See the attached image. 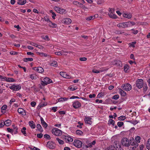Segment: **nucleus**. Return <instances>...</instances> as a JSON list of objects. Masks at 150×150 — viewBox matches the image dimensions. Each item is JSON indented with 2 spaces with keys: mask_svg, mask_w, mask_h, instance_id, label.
<instances>
[{
  "mask_svg": "<svg viewBox=\"0 0 150 150\" xmlns=\"http://www.w3.org/2000/svg\"><path fill=\"white\" fill-rule=\"evenodd\" d=\"M52 133L56 136H60L62 135V131L57 128H54L52 130Z\"/></svg>",
  "mask_w": 150,
  "mask_h": 150,
  "instance_id": "1",
  "label": "nucleus"
},
{
  "mask_svg": "<svg viewBox=\"0 0 150 150\" xmlns=\"http://www.w3.org/2000/svg\"><path fill=\"white\" fill-rule=\"evenodd\" d=\"M52 83V81L51 79L49 78L46 77L43 79V81H41V83L42 85L45 86Z\"/></svg>",
  "mask_w": 150,
  "mask_h": 150,
  "instance_id": "2",
  "label": "nucleus"
},
{
  "mask_svg": "<svg viewBox=\"0 0 150 150\" xmlns=\"http://www.w3.org/2000/svg\"><path fill=\"white\" fill-rule=\"evenodd\" d=\"M143 80L142 79H137L136 81V86L139 89H140L143 87Z\"/></svg>",
  "mask_w": 150,
  "mask_h": 150,
  "instance_id": "3",
  "label": "nucleus"
},
{
  "mask_svg": "<svg viewBox=\"0 0 150 150\" xmlns=\"http://www.w3.org/2000/svg\"><path fill=\"white\" fill-rule=\"evenodd\" d=\"M121 143L123 146H125L128 147L129 146V139L126 137H124L122 139Z\"/></svg>",
  "mask_w": 150,
  "mask_h": 150,
  "instance_id": "4",
  "label": "nucleus"
},
{
  "mask_svg": "<svg viewBox=\"0 0 150 150\" xmlns=\"http://www.w3.org/2000/svg\"><path fill=\"white\" fill-rule=\"evenodd\" d=\"M56 144L52 141H49L47 142L46 146L50 149H53L56 147Z\"/></svg>",
  "mask_w": 150,
  "mask_h": 150,
  "instance_id": "5",
  "label": "nucleus"
},
{
  "mask_svg": "<svg viewBox=\"0 0 150 150\" xmlns=\"http://www.w3.org/2000/svg\"><path fill=\"white\" fill-rule=\"evenodd\" d=\"M73 144L76 147L78 148H80L82 146V143L81 141L75 139L73 142Z\"/></svg>",
  "mask_w": 150,
  "mask_h": 150,
  "instance_id": "6",
  "label": "nucleus"
},
{
  "mask_svg": "<svg viewBox=\"0 0 150 150\" xmlns=\"http://www.w3.org/2000/svg\"><path fill=\"white\" fill-rule=\"evenodd\" d=\"M121 87L123 90L129 91L131 89L132 87L131 85L129 83H126L122 86Z\"/></svg>",
  "mask_w": 150,
  "mask_h": 150,
  "instance_id": "7",
  "label": "nucleus"
},
{
  "mask_svg": "<svg viewBox=\"0 0 150 150\" xmlns=\"http://www.w3.org/2000/svg\"><path fill=\"white\" fill-rule=\"evenodd\" d=\"M54 9L58 13L60 14H65L66 13V10L65 9H62L57 7H55Z\"/></svg>",
  "mask_w": 150,
  "mask_h": 150,
  "instance_id": "8",
  "label": "nucleus"
},
{
  "mask_svg": "<svg viewBox=\"0 0 150 150\" xmlns=\"http://www.w3.org/2000/svg\"><path fill=\"white\" fill-rule=\"evenodd\" d=\"M128 23V21L126 22L120 23L117 25V26L118 27H121L123 28L129 27V25Z\"/></svg>",
  "mask_w": 150,
  "mask_h": 150,
  "instance_id": "9",
  "label": "nucleus"
},
{
  "mask_svg": "<svg viewBox=\"0 0 150 150\" xmlns=\"http://www.w3.org/2000/svg\"><path fill=\"white\" fill-rule=\"evenodd\" d=\"M9 88L12 90L17 91L20 89L21 88V87L20 85H15V84H14L10 86Z\"/></svg>",
  "mask_w": 150,
  "mask_h": 150,
  "instance_id": "10",
  "label": "nucleus"
},
{
  "mask_svg": "<svg viewBox=\"0 0 150 150\" xmlns=\"http://www.w3.org/2000/svg\"><path fill=\"white\" fill-rule=\"evenodd\" d=\"M129 144L132 146H138L139 144L133 138H131L129 141Z\"/></svg>",
  "mask_w": 150,
  "mask_h": 150,
  "instance_id": "11",
  "label": "nucleus"
},
{
  "mask_svg": "<svg viewBox=\"0 0 150 150\" xmlns=\"http://www.w3.org/2000/svg\"><path fill=\"white\" fill-rule=\"evenodd\" d=\"M72 106L75 109H77L81 106V104L78 101H74L73 103Z\"/></svg>",
  "mask_w": 150,
  "mask_h": 150,
  "instance_id": "12",
  "label": "nucleus"
},
{
  "mask_svg": "<svg viewBox=\"0 0 150 150\" xmlns=\"http://www.w3.org/2000/svg\"><path fill=\"white\" fill-rule=\"evenodd\" d=\"M60 74L63 77L67 79H70L71 78V76L67 74V73L64 72H60Z\"/></svg>",
  "mask_w": 150,
  "mask_h": 150,
  "instance_id": "13",
  "label": "nucleus"
},
{
  "mask_svg": "<svg viewBox=\"0 0 150 150\" xmlns=\"http://www.w3.org/2000/svg\"><path fill=\"white\" fill-rule=\"evenodd\" d=\"M64 139L66 141L69 142H72L73 140V139L68 135L64 136Z\"/></svg>",
  "mask_w": 150,
  "mask_h": 150,
  "instance_id": "14",
  "label": "nucleus"
},
{
  "mask_svg": "<svg viewBox=\"0 0 150 150\" xmlns=\"http://www.w3.org/2000/svg\"><path fill=\"white\" fill-rule=\"evenodd\" d=\"M18 112L21 114L22 115H25L26 114V113L25 111L23 109L20 108H19L18 110Z\"/></svg>",
  "mask_w": 150,
  "mask_h": 150,
  "instance_id": "15",
  "label": "nucleus"
},
{
  "mask_svg": "<svg viewBox=\"0 0 150 150\" xmlns=\"http://www.w3.org/2000/svg\"><path fill=\"white\" fill-rule=\"evenodd\" d=\"M40 120L41 123L43 127L44 128H46L47 126V123L44 121L42 117H40Z\"/></svg>",
  "mask_w": 150,
  "mask_h": 150,
  "instance_id": "16",
  "label": "nucleus"
},
{
  "mask_svg": "<svg viewBox=\"0 0 150 150\" xmlns=\"http://www.w3.org/2000/svg\"><path fill=\"white\" fill-rule=\"evenodd\" d=\"M118 142L115 141L114 143L115 145V149L116 150H124L122 148L121 146L119 144H117Z\"/></svg>",
  "mask_w": 150,
  "mask_h": 150,
  "instance_id": "17",
  "label": "nucleus"
},
{
  "mask_svg": "<svg viewBox=\"0 0 150 150\" xmlns=\"http://www.w3.org/2000/svg\"><path fill=\"white\" fill-rule=\"evenodd\" d=\"M91 118L90 117H86L85 118V121L86 123L89 124V125H91L92 124V122L91 121Z\"/></svg>",
  "mask_w": 150,
  "mask_h": 150,
  "instance_id": "18",
  "label": "nucleus"
},
{
  "mask_svg": "<svg viewBox=\"0 0 150 150\" xmlns=\"http://www.w3.org/2000/svg\"><path fill=\"white\" fill-rule=\"evenodd\" d=\"M122 16L128 19L131 18L132 17V14L130 13H124Z\"/></svg>",
  "mask_w": 150,
  "mask_h": 150,
  "instance_id": "19",
  "label": "nucleus"
},
{
  "mask_svg": "<svg viewBox=\"0 0 150 150\" xmlns=\"http://www.w3.org/2000/svg\"><path fill=\"white\" fill-rule=\"evenodd\" d=\"M29 124L31 128L34 129L35 127V125L34 124L33 122V121L29 122Z\"/></svg>",
  "mask_w": 150,
  "mask_h": 150,
  "instance_id": "20",
  "label": "nucleus"
},
{
  "mask_svg": "<svg viewBox=\"0 0 150 150\" xmlns=\"http://www.w3.org/2000/svg\"><path fill=\"white\" fill-rule=\"evenodd\" d=\"M71 20L69 18H66L64 19V23L66 24H69L71 23Z\"/></svg>",
  "mask_w": 150,
  "mask_h": 150,
  "instance_id": "21",
  "label": "nucleus"
},
{
  "mask_svg": "<svg viewBox=\"0 0 150 150\" xmlns=\"http://www.w3.org/2000/svg\"><path fill=\"white\" fill-rule=\"evenodd\" d=\"M44 69L42 67H37L36 71L39 73H42L44 72Z\"/></svg>",
  "mask_w": 150,
  "mask_h": 150,
  "instance_id": "22",
  "label": "nucleus"
},
{
  "mask_svg": "<svg viewBox=\"0 0 150 150\" xmlns=\"http://www.w3.org/2000/svg\"><path fill=\"white\" fill-rule=\"evenodd\" d=\"M50 65L56 67L58 66L57 62L55 61H53L50 62Z\"/></svg>",
  "mask_w": 150,
  "mask_h": 150,
  "instance_id": "23",
  "label": "nucleus"
},
{
  "mask_svg": "<svg viewBox=\"0 0 150 150\" xmlns=\"http://www.w3.org/2000/svg\"><path fill=\"white\" fill-rule=\"evenodd\" d=\"M26 2V0H20L17 2L18 4L23 5L25 4Z\"/></svg>",
  "mask_w": 150,
  "mask_h": 150,
  "instance_id": "24",
  "label": "nucleus"
},
{
  "mask_svg": "<svg viewBox=\"0 0 150 150\" xmlns=\"http://www.w3.org/2000/svg\"><path fill=\"white\" fill-rule=\"evenodd\" d=\"M119 92L120 94L122 96H125L126 95V92L121 88L119 89Z\"/></svg>",
  "mask_w": 150,
  "mask_h": 150,
  "instance_id": "25",
  "label": "nucleus"
},
{
  "mask_svg": "<svg viewBox=\"0 0 150 150\" xmlns=\"http://www.w3.org/2000/svg\"><path fill=\"white\" fill-rule=\"evenodd\" d=\"M50 23L49 24V26L54 28H56L57 26V25L54 23H53L51 22L50 21L49 22Z\"/></svg>",
  "mask_w": 150,
  "mask_h": 150,
  "instance_id": "26",
  "label": "nucleus"
},
{
  "mask_svg": "<svg viewBox=\"0 0 150 150\" xmlns=\"http://www.w3.org/2000/svg\"><path fill=\"white\" fill-rule=\"evenodd\" d=\"M12 127L13 128V131H14V134H16L18 133V127L15 125H12Z\"/></svg>",
  "mask_w": 150,
  "mask_h": 150,
  "instance_id": "27",
  "label": "nucleus"
},
{
  "mask_svg": "<svg viewBox=\"0 0 150 150\" xmlns=\"http://www.w3.org/2000/svg\"><path fill=\"white\" fill-rule=\"evenodd\" d=\"M36 127L39 131L41 132H43V130L42 129V127L40 124H37L36 126Z\"/></svg>",
  "mask_w": 150,
  "mask_h": 150,
  "instance_id": "28",
  "label": "nucleus"
},
{
  "mask_svg": "<svg viewBox=\"0 0 150 150\" xmlns=\"http://www.w3.org/2000/svg\"><path fill=\"white\" fill-rule=\"evenodd\" d=\"M146 148L149 150H150V139H149L146 142Z\"/></svg>",
  "mask_w": 150,
  "mask_h": 150,
  "instance_id": "29",
  "label": "nucleus"
},
{
  "mask_svg": "<svg viewBox=\"0 0 150 150\" xmlns=\"http://www.w3.org/2000/svg\"><path fill=\"white\" fill-rule=\"evenodd\" d=\"M4 122H5V125L6 126H9L11 124V121L10 120H8Z\"/></svg>",
  "mask_w": 150,
  "mask_h": 150,
  "instance_id": "30",
  "label": "nucleus"
},
{
  "mask_svg": "<svg viewBox=\"0 0 150 150\" xmlns=\"http://www.w3.org/2000/svg\"><path fill=\"white\" fill-rule=\"evenodd\" d=\"M109 16V17L112 18H116L117 17V16L116 15L113 14L112 13H110V14H108Z\"/></svg>",
  "mask_w": 150,
  "mask_h": 150,
  "instance_id": "31",
  "label": "nucleus"
},
{
  "mask_svg": "<svg viewBox=\"0 0 150 150\" xmlns=\"http://www.w3.org/2000/svg\"><path fill=\"white\" fill-rule=\"evenodd\" d=\"M76 134L79 135H82L83 134V132L80 130H77L76 131Z\"/></svg>",
  "mask_w": 150,
  "mask_h": 150,
  "instance_id": "32",
  "label": "nucleus"
},
{
  "mask_svg": "<svg viewBox=\"0 0 150 150\" xmlns=\"http://www.w3.org/2000/svg\"><path fill=\"white\" fill-rule=\"evenodd\" d=\"M33 60V59L32 58H24L23 59V61L25 62L28 61H31Z\"/></svg>",
  "mask_w": 150,
  "mask_h": 150,
  "instance_id": "33",
  "label": "nucleus"
},
{
  "mask_svg": "<svg viewBox=\"0 0 150 150\" xmlns=\"http://www.w3.org/2000/svg\"><path fill=\"white\" fill-rule=\"evenodd\" d=\"M26 130V128L25 127H24L22 128V129L21 130V132L25 136H26V133L25 130Z\"/></svg>",
  "mask_w": 150,
  "mask_h": 150,
  "instance_id": "34",
  "label": "nucleus"
},
{
  "mask_svg": "<svg viewBox=\"0 0 150 150\" xmlns=\"http://www.w3.org/2000/svg\"><path fill=\"white\" fill-rule=\"evenodd\" d=\"M96 18V15L91 16L86 18V20L87 21H90Z\"/></svg>",
  "mask_w": 150,
  "mask_h": 150,
  "instance_id": "35",
  "label": "nucleus"
},
{
  "mask_svg": "<svg viewBox=\"0 0 150 150\" xmlns=\"http://www.w3.org/2000/svg\"><path fill=\"white\" fill-rule=\"evenodd\" d=\"M129 66L128 64H125L124 67V71L125 72H127L128 70L129 69Z\"/></svg>",
  "mask_w": 150,
  "mask_h": 150,
  "instance_id": "36",
  "label": "nucleus"
},
{
  "mask_svg": "<svg viewBox=\"0 0 150 150\" xmlns=\"http://www.w3.org/2000/svg\"><path fill=\"white\" fill-rule=\"evenodd\" d=\"M139 121H138L137 120H130L129 121V122L131 123L132 124H133L134 125H135L137 124Z\"/></svg>",
  "mask_w": 150,
  "mask_h": 150,
  "instance_id": "37",
  "label": "nucleus"
},
{
  "mask_svg": "<svg viewBox=\"0 0 150 150\" xmlns=\"http://www.w3.org/2000/svg\"><path fill=\"white\" fill-rule=\"evenodd\" d=\"M6 81L8 82H15V80L13 78H8L6 80Z\"/></svg>",
  "mask_w": 150,
  "mask_h": 150,
  "instance_id": "38",
  "label": "nucleus"
},
{
  "mask_svg": "<svg viewBox=\"0 0 150 150\" xmlns=\"http://www.w3.org/2000/svg\"><path fill=\"white\" fill-rule=\"evenodd\" d=\"M126 118V117L124 116H121L118 117V120L120 121L124 120Z\"/></svg>",
  "mask_w": 150,
  "mask_h": 150,
  "instance_id": "39",
  "label": "nucleus"
},
{
  "mask_svg": "<svg viewBox=\"0 0 150 150\" xmlns=\"http://www.w3.org/2000/svg\"><path fill=\"white\" fill-rule=\"evenodd\" d=\"M115 149V146L111 145L108 147L107 148V150H114V149Z\"/></svg>",
  "mask_w": 150,
  "mask_h": 150,
  "instance_id": "40",
  "label": "nucleus"
},
{
  "mask_svg": "<svg viewBox=\"0 0 150 150\" xmlns=\"http://www.w3.org/2000/svg\"><path fill=\"white\" fill-rule=\"evenodd\" d=\"M115 121L112 119H110L108 121V123L112 125V126L115 125Z\"/></svg>",
  "mask_w": 150,
  "mask_h": 150,
  "instance_id": "41",
  "label": "nucleus"
},
{
  "mask_svg": "<svg viewBox=\"0 0 150 150\" xmlns=\"http://www.w3.org/2000/svg\"><path fill=\"white\" fill-rule=\"evenodd\" d=\"M56 140L58 141L59 144H64V142L63 140L59 139L58 138H56Z\"/></svg>",
  "mask_w": 150,
  "mask_h": 150,
  "instance_id": "42",
  "label": "nucleus"
},
{
  "mask_svg": "<svg viewBox=\"0 0 150 150\" xmlns=\"http://www.w3.org/2000/svg\"><path fill=\"white\" fill-rule=\"evenodd\" d=\"M50 12L52 13V18L54 19L55 18V16H56V14L55 13L53 12V10H51L50 11Z\"/></svg>",
  "mask_w": 150,
  "mask_h": 150,
  "instance_id": "43",
  "label": "nucleus"
},
{
  "mask_svg": "<svg viewBox=\"0 0 150 150\" xmlns=\"http://www.w3.org/2000/svg\"><path fill=\"white\" fill-rule=\"evenodd\" d=\"M129 25V27L134 25L135 24V23L134 21H128Z\"/></svg>",
  "mask_w": 150,
  "mask_h": 150,
  "instance_id": "44",
  "label": "nucleus"
},
{
  "mask_svg": "<svg viewBox=\"0 0 150 150\" xmlns=\"http://www.w3.org/2000/svg\"><path fill=\"white\" fill-rule=\"evenodd\" d=\"M103 71L104 70H93L92 71V72L95 73H98L100 72H101Z\"/></svg>",
  "mask_w": 150,
  "mask_h": 150,
  "instance_id": "45",
  "label": "nucleus"
},
{
  "mask_svg": "<svg viewBox=\"0 0 150 150\" xmlns=\"http://www.w3.org/2000/svg\"><path fill=\"white\" fill-rule=\"evenodd\" d=\"M44 137L45 138L48 140H50L51 139L50 135L47 134H45L44 135Z\"/></svg>",
  "mask_w": 150,
  "mask_h": 150,
  "instance_id": "46",
  "label": "nucleus"
},
{
  "mask_svg": "<svg viewBox=\"0 0 150 150\" xmlns=\"http://www.w3.org/2000/svg\"><path fill=\"white\" fill-rule=\"evenodd\" d=\"M135 141H136V142L138 143H139L140 142V140L141 139V138L139 136H137L135 137Z\"/></svg>",
  "mask_w": 150,
  "mask_h": 150,
  "instance_id": "47",
  "label": "nucleus"
},
{
  "mask_svg": "<svg viewBox=\"0 0 150 150\" xmlns=\"http://www.w3.org/2000/svg\"><path fill=\"white\" fill-rule=\"evenodd\" d=\"M124 125V123L122 122H118L117 123V125L119 127H121Z\"/></svg>",
  "mask_w": 150,
  "mask_h": 150,
  "instance_id": "48",
  "label": "nucleus"
},
{
  "mask_svg": "<svg viewBox=\"0 0 150 150\" xmlns=\"http://www.w3.org/2000/svg\"><path fill=\"white\" fill-rule=\"evenodd\" d=\"M119 98V96L118 95H114L112 97V99L115 100H117Z\"/></svg>",
  "mask_w": 150,
  "mask_h": 150,
  "instance_id": "49",
  "label": "nucleus"
},
{
  "mask_svg": "<svg viewBox=\"0 0 150 150\" xmlns=\"http://www.w3.org/2000/svg\"><path fill=\"white\" fill-rule=\"evenodd\" d=\"M143 87L144 89V91L145 92L148 89V87L146 84H144Z\"/></svg>",
  "mask_w": 150,
  "mask_h": 150,
  "instance_id": "50",
  "label": "nucleus"
},
{
  "mask_svg": "<svg viewBox=\"0 0 150 150\" xmlns=\"http://www.w3.org/2000/svg\"><path fill=\"white\" fill-rule=\"evenodd\" d=\"M38 53H39L40 55L42 56H44L45 57H47L48 56V55L45 53H40L38 52Z\"/></svg>",
  "mask_w": 150,
  "mask_h": 150,
  "instance_id": "51",
  "label": "nucleus"
},
{
  "mask_svg": "<svg viewBox=\"0 0 150 150\" xmlns=\"http://www.w3.org/2000/svg\"><path fill=\"white\" fill-rule=\"evenodd\" d=\"M30 77L32 80L35 79L36 78V76L33 74L30 75Z\"/></svg>",
  "mask_w": 150,
  "mask_h": 150,
  "instance_id": "52",
  "label": "nucleus"
},
{
  "mask_svg": "<svg viewBox=\"0 0 150 150\" xmlns=\"http://www.w3.org/2000/svg\"><path fill=\"white\" fill-rule=\"evenodd\" d=\"M6 129L8 132H10L11 133H12L13 132V129L10 128H8Z\"/></svg>",
  "mask_w": 150,
  "mask_h": 150,
  "instance_id": "53",
  "label": "nucleus"
},
{
  "mask_svg": "<svg viewBox=\"0 0 150 150\" xmlns=\"http://www.w3.org/2000/svg\"><path fill=\"white\" fill-rule=\"evenodd\" d=\"M73 4H74L79 6V4H81V3L77 1H73Z\"/></svg>",
  "mask_w": 150,
  "mask_h": 150,
  "instance_id": "54",
  "label": "nucleus"
},
{
  "mask_svg": "<svg viewBox=\"0 0 150 150\" xmlns=\"http://www.w3.org/2000/svg\"><path fill=\"white\" fill-rule=\"evenodd\" d=\"M7 108V106L6 105H3L1 108V110H6Z\"/></svg>",
  "mask_w": 150,
  "mask_h": 150,
  "instance_id": "55",
  "label": "nucleus"
},
{
  "mask_svg": "<svg viewBox=\"0 0 150 150\" xmlns=\"http://www.w3.org/2000/svg\"><path fill=\"white\" fill-rule=\"evenodd\" d=\"M55 54L57 55H63V54H62V52H61V51L58 52H55Z\"/></svg>",
  "mask_w": 150,
  "mask_h": 150,
  "instance_id": "56",
  "label": "nucleus"
},
{
  "mask_svg": "<svg viewBox=\"0 0 150 150\" xmlns=\"http://www.w3.org/2000/svg\"><path fill=\"white\" fill-rule=\"evenodd\" d=\"M44 19L46 21H47L48 22H50V21L49 20L48 17L47 16H45L44 17Z\"/></svg>",
  "mask_w": 150,
  "mask_h": 150,
  "instance_id": "57",
  "label": "nucleus"
},
{
  "mask_svg": "<svg viewBox=\"0 0 150 150\" xmlns=\"http://www.w3.org/2000/svg\"><path fill=\"white\" fill-rule=\"evenodd\" d=\"M87 59L85 57H81L79 59L81 61H86Z\"/></svg>",
  "mask_w": 150,
  "mask_h": 150,
  "instance_id": "58",
  "label": "nucleus"
},
{
  "mask_svg": "<svg viewBox=\"0 0 150 150\" xmlns=\"http://www.w3.org/2000/svg\"><path fill=\"white\" fill-rule=\"evenodd\" d=\"M115 64L116 65H117L118 63L120 65L121 63V62L119 60H116L115 61Z\"/></svg>",
  "mask_w": 150,
  "mask_h": 150,
  "instance_id": "59",
  "label": "nucleus"
},
{
  "mask_svg": "<svg viewBox=\"0 0 150 150\" xmlns=\"http://www.w3.org/2000/svg\"><path fill=\"white\" fill-rule=\"evenodd\" d=\"M43 136V134L42 133H40V134H37V137L38 138H41Z\"/></svg>",
  "mask_w": 150,
  "mask_h": 150,
  "instance_id": "60",
  "label": "nucleus"
},
{
  "mask_svg": "<svg viewBox=\"0 0 150 150\" xmlns=\"http://www.w3.org/2000/svg\"><path fill=\"white\" fill-rule=\"evenodd\" d=\"M30 45H32L34 46H35L36 47H38V45L37 44L35 43L34 42H30Z\"/></svg>",
  "mask_w": 150,
  "mask_h": 150,
  "instance_id": "61",
  "label": "nucleus"
},
{
  "mask_svg": "<svg viewBox=\"0 0 150 150\" xmlns=\"http://www.w3.org/2000/svg\"><path fill=\"white\" fill-rule=\"evenodd\" d=\"M96 95L95 94H90L89 95V98H95Z\"/></svg>",
  "mask_w": 150,
  "mask_h": 150,
  "instance_id": "62",
  "label": "nucleus"
},
{
  "mask_svg": "<svg viewBox=\"0 0 150 150\" xmlns=\"http://www.w3.org/2000/svg\"><path fill=\"white\" fill-rule=\"evenodd\" d=\"M31 105L32 107H34L36 105V103L35 101H32L31 103Z\"/></svg>",
  "mask_w": 150,
  "mask_h": 150,
  "instance_id": "63",
  "label": "nucleus"
},
{
  "mask_svg": "<svg viewBox=\"0 0 150 150\" xmlns=\"http://www.w3.org/2000/svg\"><path fill=\"white\" fill-rule=\"evenodd\" d=\"M57 107H53L52 108V110H53V111L55 112L57 111Z\"/></svg>",
  "mask_w": 150,
  "mask_h": 150,
  "instance_id": "64",
  "label": "nucleus"
}]
</instances>
